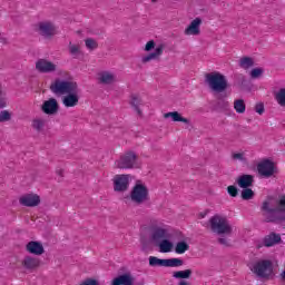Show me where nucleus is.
Listing matches in <instances>:
<instances>
[{
  "label": "nucleus",
  "instance_id": "423d86ee",
  "mask_svg": "<svg viewBox=\"0 0 285 285\" xmlns=\"http://www.w3.org/2000/svg\"><path fill=\"white\" fill-rule=\"evenodd\" d=\"M129 199H131V202L137 206H141V204H145V202H149L150 195L148 191V187L137 181L130 191Z\"/></svg>",
  "mask_w": 285,
  "mask_h": 285
},
{
  "label": "nucleus",
  "instance_id": "3c124183",
  "mask_svg": "<svg viewBox=\"0 0 285 285\" xmlns=\"http://www.w3.org/2000/svg\"><path fill=\"white\" fill-rule=\"evenodd\" d=\"M153 1V3H157V0H151Z\"/></svg>",
  "mask_w": 285,
  "mask_h": 285
},
{
  "label": "nucleus",
  "instance_id": "8fccbe9b",
  "mask_svg": "<svg viewBox=\"0 0 285 285\" xmlns=\"http://www.w3.org/2000/svg\"><path fill=\"white\" fill-rule=\"evenodd\" d=\"M56 173L59 177H63V169H58Z\"/></svg>",
  "mask_w": 285,
  "mask_h": 285
},
{
  "label": "nucleus",
  "instance_id": "473e14b6",
  "mask_svg": "<svg viewBox=\"0 0 285 285\" xmlns=\"http://www.w3.org/2000/svg\"><path fill=\"white\" fill-rule=\"evenodd\" d=\"M240 197L245 202H248V200L253 199V197H255V191H253V189H250V187L243 188V190L240 193Z\"/></svg>",
  "mask_w": 285,
  "mask_h": 285
},
{
  "label": "nucleus",
  "instance_id": "6ab92c4d",
  "mask_svg": "<svg viewBox=\"0 0 285 285\" xmlns=\"http://www.w3.org/2000/svg\"><path fill=\"white\" fill-rule=\"evenodd\" d=\"M168 230L161 227H156L151 233V242L156 245L164 242V239H168Z\"/></svg>",
  "mask_w": 285,
  "mask_h": 285
},
{
  "label": "nucleus",
  "instance_id": "6e6552de",
  "mask_svg": "<svg viewBox=\"0 0 285 285\" xmlns=\"http://www.w3.org/2000/svg\"><path fill=\"white\" fill-rule=\"evenodd\" d=\"M36 32L43 39H52L57 35V27L51 21H40L36 24Z\"/></svg>",
  "mask_w": 285,
  "mask_h": 285
},
{
  "label": "nucleus",
  "instance_id": "58836bf2",
  "mask_svg": "<svg viewBox=\"0 0 285 285\" xmlns=\"http://www.w3.org/2000/svg\"><path fill=\"white\" fill-rule=\"evenodd\" d=\"M227 193L230 197H237L239 195V189L235 185H230L227 187Z\"/></svg>",
  "mask_w": 285,
  "mask_h": 285
},
{
  "label": "nucleus",
  "instance_id": "aec40b11",
  "mask_svg": "<svg viewBox=\"0 0 285 285\" xmlns=\"http://www.w3.org/2000/svg\"><path fill=\"white\" fill-rule=\"evenodd\" d=\"M202 26V18H196L194 19L190 24L185 29V35L190 36L193 35L194 37H197L200 35L199 27Z\"/></svg>",
  "mask_w": 285,
  "mask_h": 285
},
{
  "label": "nucleus",
  "instance_id": "cd10ccee",
  "mask_svg": "<svg viewBox=\"0 0 285 285\" xmlns=\"http://www.w3.org/2000/svg\"><path fill=\"white\" fill-rule=\"evenodd\" d=\"M142 100L141 98H139V96L137 95H131V100H130V106L134 107V110H136L137 115H139V117H141L142 112L141 109L139 108V106H141Z\"/></svg>",
  "mask_w": 285,
  "mask_h": 285
},
{
  "label": "nucleus",
  "instance_id": "a211bd4d",
  "mask_svg": "<svg viewBox=\"0 0 285 285\" xmlns=\"http://www.w3.org/2000/svg\"><path fill=\"white\" fill-rule=\"evenodd\" d=\"M21 264L26 271H36V268L41 266V259L32 256H24Z\"/></svg>",
  "mask_w": 285,
  "mask_h": 285
},
{
  "label": "nucleus",
  "instance_id": "bb28decb",
  "mask_svg": "<svg viewBox=\"0 0 285 285\" xmlns=\"http://www.w3.org/2000/svg\"><path fill=\"white\" fill-rule=\"evenodd\" d=\"M159 247L160 253H170L173 250V242L168 238L163 239L160 243L156 244Z\"/></svg>",
  "mask_w": 285,
  "mask_h": 285
},
{
  "label": "nucleus",
  "instance_id": "5fc2aeb1",
  "mask_svg": "<svg viewBox=\"0 0 285 285\" xmlns=\"http://www.w3.org/2000/svg\"><path fill=\"white\" fill-rule=\"evenodd\" d=\"M2 38H1V32H0V40H1Z\"/></svg>",
  "mask_w": 285,
  "mask_h": 285
},
{
  "label": "nucleus",
  "instance_id": "412c9836",
  "mask_svg": "<svg viewBox=\"0 0 285 285\" xmlns=\"http://www.w3.org/2000/svg\"><path fill=\"white\" fill-rule=\"evenodd\" d=\"M111 285H135V278L130 273H125L114 278Z\"/></svg>",
  "mask_w": 285,
  "mask_h": 285
},
{
  "label": "nucleus",
  "instance_id": "de8ad7c7",
  "mask_svg": "<svg viewBox=\"0 0 285 285\" xmlns=\"http://www.w3.org/2000/svg\"><path fill=\"white\" fill-rule=\"evenodd\" d=\"M233 159H238L239 161H246V158L244 157L243 153H238V154H233L232 155Z\"/></svg>",
  "mask_w": 285,
  "mask_h": 285
},
{
  "label": "nucleus",
  "instance_id": "4be33fe9",
  "mask_svg": "<svg viewBox=\"0 0 285 285\" xmlns=\"http://www.w3.org/2000/svg\"><path fill=\"white\" fill-rule=\"evenodd\" d=\"M165 119H171V121H180L181 124H186V126H190V119L184 118L179 111H169L164 114Z\"/></svg>",
  "mask_w": 285,
  "mask_h": 285
},
{
  "label": "nucleus",
  "instance_id": "7c9ffc66",
  "mask_svg": "<svg viewBox=\"0 0 285 285\" xmlns=\"http://www.w3.org/2000/svg\"><path fill=\"white\" fill-rule=\"evenodd\" d=\"M31 126L37 132H41L46 128V120L41 118L33 119Z\"/></svg>",
  "mask_w": 285,
  "mask_h": 285
},
{
  "label": "nucleus",
  "instance_id": "c9c22d12",
  "mask_svg": "<svg viewBox=\"0 0 285 285\" xmlns=\"http://www.w3.org/2000/svg\"><path fill=\"white\" fill-rule=\"evenodd\" d=\"M85 46L88 48V50H97V48H99V43L92 38H87L85 40Z\"/></svg>",
  "mask_w": 285,
  "mask_h": 285
},
{
  "label": "nucleus",
  "instance_id": "f03ea898",
  "mask_svg": "<svg viewBox=\"0 0 285 285\" xmlns=\"http://www.w3.org/2000/svg\"><path fill=\"white\" fill-rule=\"evenodd\" d=\"M261 210L267 224H282V222H285V194L279 197L277 207H271V202L265 200Z\"/></svg>",
  "mask_w": 285,
  "mask_h": 285
},
{
  "label": "nucleus",
  "instance_id": "f8f14e48",
  "mask_svg": "<svg viewBox=\"0 0 285 285\" xmlns=\"http://www.w3.org/2000/svg\"><path fill=\"white\" fill-rule=\"evenodd\" d=\"M19 204L27 208H35L41 204V197L37 194H26L19 198Z\"/></svg>",
  "mask_w": 285,
  "mask_h": 285
},
{
  "label": "nucleus",
  "instance_id": "b1692460",
  "mask_svg": "<svg viewBox=\"0 0 285 285\" xmlns=\"http://www.w3.org/2000/svg\"><path fill=\"white\" fill-rule=\"evenodd\" d=\"M99 81L105 86H110L111 83H115V81H117V76H115V73L110 71H102L99 73Z\"/></svg>",
  "mask_w": 285,
  "mask_h": 285
},
{
  "label": "nucleus",
  "instance_id": "4468645a",
  "mask_svg": "<svg viewBox=\"0 0 285 285\" xmlns=\"http://www.w3.org/2000/svg\"><path fill=\"white\" fill-rule=\"evenodd\" d=\"M41 110L45 115H57L59 112V102L55 98H49L42 104Z\"/></svg>",
  "mask_w": 285,
  "mask_h": 285
},
{
  "label": "nucleus",
  "instance_id": "a18cd8bd",
  "mask_svg": "<svg viewBox=\"0 0 285 285\" xmlns=\"http://www.w3.org/2000/svg\"><path fill=\"white\" fill-rule=\"evenodd\" d=\"M81 285H99V281L95 278H87L81 283Z\"/></svg>",
  "mask_w": 285,
  "mask_h": 285
},
{
  "label": "nucleus",
  "instance_id": "c03bdc74",
  "mask_svg": "<svg viewBox=\"0 0 285 285\" xmlns=\"http://www.w3.org/2000/svg\"><path fill=\"white\" fill-rule=\"evenodd\" d=\"M254 110H255V112H257L258 115H264V112H265L264 102H257V104L255 105Z\"/></svg>",
  "mask_w": 285,
  "mask_h": 285
},
{
  "label": "nucleus",
  "instance_id": "2f4dec72",
  "mask_svg": "<svg viewBox=\"0 0 285 285\" xmlns=\"http://www.w3.org/2000/svg\"><path fill=\"white\" fill-rule=\"evenodd\" d=\"M234 109L238 115H244V112H246V104L244 102V99L235 100Z\"/></svg>",
  "mask_w": 285,
  "mask_h": 285
},
{
  "label": "nucleus",
  "instance_id": "2eb2a0df",
  "mask_svg": "<svg viewBox=\"0 0 285 285\" xmlns=\"http://www.w3.org/2000/svg\"><path fill=\"white\" fill-rule=\"evenodd\" d=\"M27 253H30V255H43L46 253V249L43 248V244L41 242L31 240L26 245Z\"/></svg>",
  "mask_w": 285,
  "mask_h": 285
},
{
  "label": "nucleus",
  "instance_id": "c756f323",
  "mask_svg": "<svg viewBox=\"0 0 285 285\" xmlns=\"http://www.w3.org/2000/svg\"><path fill=\"white\" fill-rule=\"evenodd\" d=\"M255 66V61L250 57H243L239 60V67L244 68V70H248V68H253Z\"/></svg>",
  "mask_w": 285,
  "mask_h": 285
},
{
  "label": "nucleus",
  "instance_id": "ea45409f",
  "mask_svg": "<svg viewBox=\"0 0 285 285\" xmlns=\"http://www.w3.org/2000/svg\"><path fill=\"white\" fill-rule=\"evenodd\" d=\"M12 119V115H10V111L3 110L0 112V122L10 121Z\"/></svg>",
  "mask_w": 285,
  "mask_h": 285
},
{
  "label": "nucleus",
  "instance_id": "c85d7f7f",
  "mask_svg": "<svg viewBox=\"0 0 285 285\" xmlns=\"http://www.w3.org/2000/svg\"><path fill=\"white\" fill-rule=\"evenodd\" d=\"M186 250H190V245H188V243L186 240H180V242L176 243L175 253L177 255H184V253H186Z\"/></svg>",
  "mask_w": 285,
  "mask_h": 285
},
{
  "label": "nucleus",
  "instance_id": "6e6d98bb",
  "mask_svg": "<svg viewBox=\"0 0 285 285\" xmlns=\"http://www.w3.org/2000/svg\"><path fill=\"white\" fill-rule=\"evenodd\" d=\"M212 1H215V0H212Z\"/></svg>",
  "mask_w": 285,
  "mask_h": 285
},
{
  "label": "nucleus",
  "instance_id": "1a4fd4ad",
  "mask_svg": "<svg viewBox=\"0 0 285 285\" xmlns=\"http://www.w3.org/2000/svg\"><path fill=\"white\" fill-rule=\"evenodd\" d=\"M137 165V154L135 151L125 153L119 160L116 161V167L120 169H131Z\"/></svg>",
  "mask_w": 285,
  "mask_h": 285
},
{
  "label": "nucleus",
  "instance_id": "ddd939ff",
  "mask_svg": "<svg viewBox=\"0 0 285 285\" xmlns=\"http://www.w3.org/2000/svg\"><path fill=\"white\" fill-rule=\"evenodd\" d=\"M36 70H38V72H41L43 75H47L50 72H57V65H55L52 61L47 59H39L36 62Z\"/></svg>",
  "mask_w": 285,
  "mask_h": 285
},
{
  "label": "nucleus",
  "instance_id": "a878e982",
  "mask_svg": "<svg viewBox=\"0 0 285 285\" xmlns=\"http://www.w3.org/2000/svg\"><path fill=\"white\" fill-rule=\"evenodd\" d=\"M173 277L175 279H180L186 282V279H190L193 277V269L177 271L173 273Z\"/></svg>",
  "mask_w": 285,
  "mask_h": 285
},
{
  "label": "nucleus",
  "instance_id": "0eeeda50",
  "mask_svg": "<svg viewBox=\"0 0 285 285\" xmlns=\"http://www.w3.org/2000/svg\"><path fill=\"white\" fill-rule=\"evenodd\" d=\"M149 266H159L165 268H177L184 266L181 258H158L157 256L149 257Z\"/></svg>",
  "mask_w": 285,
  "mask_h": 285
},
{
  "label": "nucleus",
  "instance_id": "9b49d317",
  "mask_svg": "<svg viewBox=\"0 0 285 285\" xmlns=\"http://www.w3.org/2000/svg\"><path fill=\"white\" fill-rule=\"evenodd\" d=\"M257 170L262 177H273L275 175V163L271 159H265L257 165Z\"/></svg>",
  "mask_w": 285,
  "mask_h": 285
},
{
  "label": "nucleus",
  "instance_id": "e433bc0d",
  "mask_svg": "<svg viewBox=\"0 0 285 285\" xmlns=\"http://www.w3.org/2000/svg\"><path fill=\"white\" fill-rule=\"evenodd\" d=\"M262 75H264V69L263 68H254L250 71L252 79H259V77Z\"/></svg>",
  "mask_w": 285,
  "mask_h": 285
},
{
  "label": "nucleus",
  "instance_id": "39448f33",
  "mask_svg": "<svg viewBox=\"0 0 285 285\" xmlns=\"http://www.w3.org/2000/svg\"><path fill=\"white\" fill-rule=\"evenodd\" d=\"M249 271L261 279H268L273 275V262L269 259L258 261L249 266Z\"/></svg>",
  "mask_w": 285,
  "mask_h": 285
},
{
  "label": "nucleus",
  "instance_id": "79ce46f5",
  "mask_svg": "<svg viewBox=\"0 0 285 285\" xmlns=\"http://www.w3.org/2000/svg\"><path fill=\"white\" fill-rule=\"evenodd\" d=\"M69 52L70 55H72L73 57H77V55H79V46L77 45H72V42L69 43Z\"/></svg>",
  "mask_w": 285,
  "mask_h": 285
},
{
  "label": "nucleus",
  "instance_id": "603ef678",
  "mask_svg": "<svg viewBox=\"0 0 285 285\" xmlns=\"http://www.w3.org/2000/svg\"><path fill=\"white\" fill-rule=\"evenodd\" d=\"M262 247V245H257V248H261Z\"/></svg>",
  "mask_w": 285,
  "mask_h": 285
},
{
  "label": "nucleus",
  "instance_id": "dca6fc26",
  "mask_svg": "<svg viewBox=\"0 0 285 285\" xmlns=\"http://www.w3.org/2000/svg\"><path fill=\"white\" fill-rule=\"evenodd\" d=\"M217 98V101L215 104V109L219 110L220 112H226V110L230 109V102L226 100V97H228V94H218L215 95Z\"/></svg>",
  "mask_w": 285,
  "mask_h": 285
},
{
  "label": "nucleus",
  "instance_id": "393cba45",
  "mask_svg": "<svg viewBox=\"0 0 285 285\" xmlns=\"http://www.w3.org/2000/svg\"><path fill=\"white\" fill-rule=\"evenodd\" d=\"M164 45H159L154 52L148 53L147 56L141 58L142 63H148V61H153V59H159L161 55H164Z\"/></svg>",
  "mask_w": 285,
  "mask_h": 285
},
{
  "label": "nucleus",
  "instance_id": "f704fd0d",
  "mask_svg": "<svg viewBox=\"0 0 285 285\" xmlns=\"http://www.w3.org/2000/svg\"><path fill=\"white\" fill-rule=\"evenodd\" d=\"M235 80L242 88H246L248 86V79L243 73L235 75Z\"/></svg>",
  "mask_w": 285,
  "mask_h": 285
},
{
  "label": "nucleus",
  "instance_id": "09e8293b",
  "mask_svg": "<svg viewBox=\"0 0 285 285\" xmlns=\"http://www.w3.org/2000/svg\"><path fill=\"white\" fill-rule=\"evenodd\" d=\"M178 285H190L188 281H179Z\"/></svg>",
  "mask_w": 285,
  "mask_h": 285
},
{
  "label": "nucleus",
  "instance_id": "9d476101",
  "mask_svg": "<svg viewBox=\"0 0 285 285\" xmlns=\"http://www.w3.org/2000/svg\"><path fill=\"white\" fill-rule=\"evenodd\" d=\"M130 186V175H116L114 178V190L116 193H126Z\"/></svg>",
  "mask_w": 285,
  "mask_h": 285
},
{
  "label": "nucleus",
  "instance_id": "20e7f679",
  "mask_svg": "<svg viewBox=\"0 0 285 285\" xmlns=\"http://www.w3.org/2000/svg\"><path fill=\"white\" fill-rule=\"evenodd\" d=\"M209 226L213 233L216 235H226V237H230L233 235V226L228 222V218L216 214L209 218Z\"/></svg>",
  "mask_w": 285,
  "mask_h": 285
},
{
  "label": "nucleus",
  "instance_id": "49530a36",
  "mask_svg": "<svg viewBox=\"0 0 285 285\" xmlns=\"http://www.w3.org/2000/svg\"><path fill=\"white\" fill-rule=\"evenodd\" d=\"M155 48V40H149L145 46V51L150 52V50H154Z\"/></svg>",
  "mask_w": 285,
  "mask_h": 285
},
{
  "label": "nucleus",
  "instance_id": "f257e3e1",
  "mask_svg": "<svg viewBox=\"0 0 285 285\" xmlns=\"http://www.w3.org/2000/svg\"><path fill=\"white\" fill-rule=\"evenodd\" d=\"M53 95H66L62 97L65 108H75L79 105V85L76 81L56 79L49 87Z\"/></svg>",
  "mask_w": 285,
  "mask_h": 285
},
{
  "label": "nucleus",
  "instance_id": "864d4df0",
  "mask_svg": "<svg viewBox=\"0 0 285 285\" xmlns=\"http://www.w3.org/2000/svg\"><path fill=\"white\" fill-rule=\"evenodd\" d=\"M2 41H6V38H2Z\"/></svg>",
  "mask_w": 285,
  "mask_h": 285
},
{
  "label": "nucleus",
  "instance_id": "5701e85b",
  "mask_svg": "<svg viewBox=\"0 0 285 285\" xmlns=\"http://www.w3.org/2000/svg\"><path fill=\"white\" fill-rule=\"evenodd\" d=\"M282 242V236L272 232L269 235L264 237L263 244L266 248H271V246H275V244H279Z\"/></svg>",
  "mask_w": 285,
  "mask_h": 285
},
{
  "label": "nucleus",
  "instance_id": "37998d69",
  "mask_svg": "<svg viewBox=\"0 0 285 285\" xmlns=\"http://www.w3.org/2000/svg\"><path fill=\"white\" fill-rule=\"evenodd\" d=\"M140 244H141L142 253H148V250H151V248H150V240L142 239L140 242Z\"/></svg>",
  "mask_w": 285,
  "mask_h": 285
},
{
  "label": "nucleus",
  "instance_id": "f3484780",
  "mask_svg": "<svg viewBox=\"0 0 285 285\" xmlns=\"http://www.w3.org/2000/svg\"><path fill=\"white\" fill-rule=\"evenodd\" d=\"M236 184H238L239 188H252L253 184H255V176L243 174L237 177Z\"/></svg>",
  "mask_w": 285,
  "mask_h": 285
},
{
  "label": "nucleus",
  "instance_id": "a19ab883",
  "mask_svg": "<svg viewBox=\"0 0 285 285\" xmlns=\"http://www.w3.org/2000/svg\"><path fill=\"white\" fill-rule=\"evenodd\" d=\"M6 106H8V98L3 96V91L1 90L0 85V110H2V108H6Z\"/></svg>",
  "mask_w": 285,
  "mask_h": 285
},
{
  "label": "nucleus",
  "instance_id": "4c0bfd02",
  "mask_svg": "<svg viewBox=\"0 0 285 285\" xmlns=\"http://www.w3.org/2000/svg\"><path fill=\"white\" fill-rule=\"evenodd\" d=\"M217 242L220 244V246H225V248H230V246H233V244H230V239H228L226 236L219 237Z\"/></svg>",
  "mask_w": 285,
  "mask_h": 285
},
{
  "label": "nucleus",
  "instance_id": "7ed1b4c3",
  "mask_svg": "<svg viewBox=\"0 0 285 285\" xmlns=\"http://www.w3.org/2000/svg\"><path fill=\"white\" fill-rule=\"evenodd\" d=\"M205 83H207L214 95H226V90H228L226 76L217 71L206 73Z\"/></svg>",
  "mask_w": 285,
  "mask_h": 285
},
{
  "label": "nucleus",
  "instance_id": "72a5a7b5",
  "mask_svg": "<svg viewBox=\"0 0 285 285\" xmlns=\"http://www.w3.org/2000/svg\"><path fill=\"white\" fill-rule=\"evenodd\" d=\"M277 104H279L283 108H285V88L278 90L275 97Z\"/></svg>",
  "mask_w": 285,
  "mask_h": 285
}]
</instances>
